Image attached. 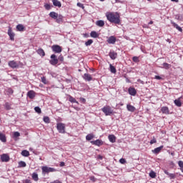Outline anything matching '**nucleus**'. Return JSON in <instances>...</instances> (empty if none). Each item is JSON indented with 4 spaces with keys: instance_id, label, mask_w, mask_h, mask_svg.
Listing matches in <instances>:
<instances>
[{
    "instance_id": "f257e3e1",
    "label": "nucleus",
    "mask_w": 183,
    "mask_h": 183,
    "mask_svg": "<svg viewBox=\"0 0 183 183\" xmlns=\"http://www.w3.org/2000/svg\"><path fill=\"white\" fill-rule=\"evenodd\" d=\"M106 16L108 21L112 24H116L117 25L121 24V19L118 12H116V14L109 13V14H107Z\"/></svg>"
},
{
    "instance_id": "f03ea898",
    "label": "nucleus",
    "mask_w": 183,
    "mask_h": 183,
    "mask_svg": "<svg viewBox=\"0 0 183 183\" xmlns=\"http://www.w3.org/2000/svg\"><path fill=\"white\" fill-rule=\"evenodd\" d=\"M102 112H104L106 117L112 115V114H114V110H112V109L109 106L104 107L103 108H102Z\"/></svg>"
},
{
    "instance_id": "7ed1b4c3",
    "label": "nucleus",
    "mask_w": 183,
    "mask_h": 183,
    "mask_svg": "<svg viewBox=\"0 0 183 183\" xmlns=\"http://www.w3.org/2000/svg\"><path fill=\"white\" fill-rule=\"evenodd\" d=\"M42 174H49V172H56V169L54 167H49L48 166H43L41 167Z\"/></svg>"
},
{
    "instance_id": "20e7f679",
    "label": "nucleus",
    "mask_w": 183,
    "mask_h": 183,
    "mask_svg": "<svg viewBox=\"0 0 183 183\" xmlns=\"http://www.w3.org/2000/svg\"><path fill=\"white\" fill-rule=\"evenodd\" d=\"M56 129L59 134H65V124L64 123H57Z\"/></svg>"
},
{
    "instance_id": "39448f33",
    "label": "nucleus",
    "mask_w": 183,
    "mask_h": 183,
    "mask_svg": "<svg viewBox=\"0 0 183 183\" xmlns=\"http://www.w3.org/2000/svg\"><path fill=\"white\" fill-rule=\"evenodd\" d=\"M51 49L55 54H61L62 52V48L59 45H53Z\"/></svg>"
},
{
    "instance_id": "423d86ee",
    "label": "nucleus",
    "mask_w": 183,
    "mask_h": 183,
    "mask_svg": "<svg viewBox=\"0 0 183 183\" xmlns=\"http://www.w3.org/2000/svg\"><path fill=\"white\" fill-rule=\"evenodd\" d=\"M50 58H51V60L49 61V63L51 64V65L58 64V58L56 57V55L51 54Z\"/></svg>"
},
{
    "instance_id": "0eeeda50",
    "label": "nucleus",
    "mask_w": 183,
    "mask_h": 183,
    "mask_svg": "<svg viewBox=\"0 0 183 183\" xmlns=\"http://www.w3.org/2000/svg\"><path fill=\"white\" fill-rule=\"evenodd\" d=\"M8 35H9L11 41H15V33H14V31H12V29L11 27L9 28Z\"/></svg>"
},
{
    "instance_id": "6e6552de",
    "label": "nucleus",
    "mask_w": 183,
    "mask_h": 183,
    "mask_svg": "<svg viewBox=\"0 0 183 183\" xmlns=\"http://www.w3.org/2000/svg\"><path fill=\"white\" fill-rule=\"evenodd\" d=\"M92 145H96L97 147H101V145H104V142L101 139H97L95 141L90 142Z\"/></svg>"
},
{
    "instance_id": "1a4fd4ad",
    "label": "nucleus",
    "mask_w": 183,
    "mask_h": 183,
    "mask_svg": "<svg viewBox=\"0 0 183 183\" xmlns=\"http://www.w3.org/2000/svg\"><path fill=\"white\" fill-rule=\"evenodd\" d=\"M109 56H110L111 59L114 61L116 58H118V53L115 52L114 51H110L109 53Z\"/></svg>"
},
{
    "instance_id": "9d476101",
    "label": "nucleus",
    "mask_w": 183,
    "mask_h": 183,
    "mask_svg": "<svg viewBox=\"0 0 183 183\" xmlns=\"http://www.w3.org/2000/svg\"><path fill=\"white\" fill-rule=\"evenodd\" d=\"M164 172L166 175L169 176V179H175V178H177V176L175 175V174L169 173L168 170L167 169H164Z\"/></svg>"
},
{
    "instance_id": "9b49d317",
    "label": "nucleus",
    "mask_w": 183,
    "mask_h": 183,
    "mask_svg": "<svg viewBox=\"0 0 183 183\" xmlns=\"http://www.w3.org/2000/svg\"><path fill=\"white\" fill-rule=\"evenodd\" d=\"M107 42L108 44H112V45H114V44L117 42V37L114 36H109L107 39Z\"/></svg>"
},
{
    "instance_id": "f8f14e48",
    "label": "nucleus",
    "mask_w": 183,
    "mask_h": 183,
    "mask_svg": "<svg viewBox=\"0 0 183 183\" xmlns=\"http://www.w3.org/2000/svg\"><path fill=\"white\" fill-rule=\"evenodd\" d=\"M1 159L2 162H8L9 161V155L3 154L1 155Z\"/></svg>"
},
{
    "instance_id": "ddd939ff",
    "label": "nucleus",
    "mask_w": 183,
    "mask_h": 183,
    "mask_svg": "<svg viewBox=\"0 0 183 183\" xmlns=\"http://www.w3.org/2000/svg\"><path fill=\"white\" fill-rule=\"evenodd\" d=\"M128 92L132 97H135L137 95V90L134 87H129L128 89Z\"/></svg>"
},
{
    "instance_id": "4468645a",
    "label": "nucleus",
    "mask_w": 183,
    "mask_h": 183,
    "mask_svg": "<svg viewBox=\"0 0 183 183\" xmlns=\"http://www.w3.org/2000/svg\"><path fill=\"white\" fill-rule=\"evenodd\" d=\"M36 93H35V92L34 90H30L27 92V97L30 99H34L35 98V95Z\"/></svg>"
},
{
    "instance_id": "2eb2a0df",
    "label": "nucleus",
    "mask_w": 183,
    "mask_h": 183,
    "mask_svg": "<svg viewBox=\"0 0 183 183\" xmlns=\"http://www.w3.org/2000/svg\"><path fill=\"white\" fill-rule=\"evenodd\" d=\"M162 148H164V146H160L159 147L155 148L154 150L152 151L153 154H155L156 155L159 154L161 151L162 150Z\"/></svg>"
},
{
    "instance_id": "dca6fc26",
    "label": "nucleus",
    "mask_w": 183,
    "mask_h": 183,
    "mask_svg": "<svg viewBox=\"0 0 183 183\" xmlns=\"http://www.w3.org/2000/svg\"><path fill=\"white\" fill-rule=\"evenodd\" d=\"M83 78H84V79L85 81H88L89 82L90 81H92V76L91 74H89L85 73V74H84V76H83Z\"/></svg>"
},
{
    "instance_id": "f3484780",
    "label": "nucleus",
    "mask_w": 183,
    "mask_h": 183,
    "mask_svg": "<svg viewBox=\"0 0 183 183\" xmlns=\"http://www.w3.org/2000/svg\"><path fill=\"white\" fill-rule=\"evenodd\" d=\"M56 22L57 24H62V22H64V16L62 15H58L57 18L56 19Z\"/></svg>"
},
{
    "instance_id": "a211bd4d",
    "label": "nucleus",
    "mask_w": 183,
    "mask_h": 183,
    "mask_svg": "<svg viewBox=\"0 0 183 183\" xmlns=\"http://www.w3.org/2000/svg\"><path fill=\"white\" fill-rule=\"evenodd\" d=\"M108 139H109V141H110V142H112V144L117 142V137L114 134H109L108 137Z\"/></svg>"
},
{
    "instance_id": "6ab92c4d",
    "label": "nucleus",
    "mask_w": 183,
    "mask_h": 183,
    "mask_svg": "<svg viewBox=\"0 0 183 183\" xmlns=\"http://www.w3.org/2000/svg\"><path fill=\"white\" fill-rule=\"evenodd\" d=\"M172 25L174 26V28H176L179 32H182V28L181 26H179L178 24L174 21H171Z\"/></svg>"
},
{
    "instance_id": "aec40b11",
    "label": "nucleus",
    "mask_w": 183,
    "mask_h": 183,
    "mask_svg": "<svg viewBox=\"0 0 183 183\" xmlns=\"http://www.w3.org/2000/svg\"><path fill=\"white\" fill-rule=\"evenodd\" d=\"M161 111L162 114H166V115H168L169 114V109L168 108V107H162Z\"/></svg>"
},
{
    "instance_id": "412c9836",
    "label": "nucleus",
    "mask_w": 183,
    "mask_h": 183,
    "mask_svg": "<svg viewBox=\"0 0 183 183\" xmlns=\"http://www.w3.org/2000/svg\"><path fill=\"white\" fill-rule=\"evenodd\" d=\"M9 66L11 68H16L18 66V64L16 63L15 61H9Z\"/></svg>"
},
{
    "instance_id": "4be33fe9",
    "label": "nucleus",
    "mask_w": 183,
    "mask_h": 183,
    "mask_svg": "<svg viewBox=\"0 0 183 183\" xmlns=\"http://www.w3.org/2000/svg\"><path fill=\"white\" fill-rule=\"evenodd\" d=\"M53 5L54 6H58V8H61L62 6V4H61V1L58 0H52Z\"/></svg>"
},
{
    "instance_id": "5701e85b",
    "label": "nucleus",
    "mask_w": 183,
    "mask_h": 183,
    "mask_svg": "<svg viewBox=\"0 0 183 183\" xmlns=\"http://www.w3.org/2000/svg\"><path fill=\"white\" fill-rule=\"evenodd\" d=\"M127 111H129V112H134L135 111V107L131 105V104H127Z\"/></svg>"
},
{
    "instance_id": "b1692460",
    "label": "nucleus",
    "mask_w": 183,
    "mask_h": 183,
    "mask_svg": "<svg viewBox=\"0 0 183 183\" xmlns=\"http://www.w3.org/2000/svg\"><path fill=\"white\" fill-rule=\"evenodd\" d=\"M16 29L17 31H19V32H24V31H25V27L24 26L23 24H18L16 26Z\"/></svg>"
},
{
    "instance_id": "393cba45",
    "label": "nucleus",
    "mask_w": 183,
    "mask_h": 183,
    "mask_svg": "<svg viewBox=\"0 0 183 183\" xmlns=\"http://www.w3.org/2000/svg\"><path fill=\"white\" fill-rule=\"evenodd\" d=\"M50 18H52L53 19H56L58 18V13L55 11H51L49 13Z\"/></svg>"
},
{
    "instance_id": "a878e982",
    "label": "nucleus",
    "mask_w": 183,
    "mask_h": 183,
    "mask_svg": "<svg viewBox=\"0 0 183 183\" xmlns=\"http://www.w3.org/2000/svg\"><path fill=\"white\" fill-rule=\"evenodd\" d=\"M69 102H71V104H79L78 101L71 95H69Z\"/></svg>"
},
{
    "instance_id": "bb28decb",
    "label": "nucleus",
    "mask_w": 183,
    "mask_h": 183,
    "mask_svg": "<svg viewBox=\"0 0 183 183\" xmlns=\"http://www.w3.org/2000/svg\"><path fill=\"white\" fill-rule=\"evenodd\" d=\"M0 141H1V142H6V136L2 132H0Z\"/></svg>"
},
{
    "instance_id": "cd10ccee",
    "label": "nucleus",
    "mask_w": 183,
    "mask_h": 183,
    "mask_svg": "<svg viewBox=\"0 0 183 183\" xmlns=\"http://www.w3.org/2000/svg\"><path fill=\"white\" fill-rule=\"evenodd\" d=\"M6 92L7 95L9 97L14 94V89H12V88L11 87H9L7 88V89H6Z\"/></svg>"
},
{
    "instance_id": "c85d7f7f",
    "label": "nucleus",
    "mask_w": 183,
    "mask_h": 183,
    "mask_svg": "<svg viewBox=\"0 0 183 183\" xmlns=\"http://www.w3.org/2000/svg\"><path fill=\"white\" fill-rule=\"evenodd\" d=\"M96 25H97V26L102 27L104 26V25H105V22L104 21V20H98L96 22Z\"/></svg>"
},
{
    "instance_id": "c756f323",
    "label": "nucleus",
    "mask_w": 183,
    "mask_h": 183,
    "mask_svg": "<svg viewBox=\"0 0 183 183\" xmlns=\"http://www.w3.org/2000/svg\"><path fill=\"white\" fill-rule=\"evenodd\" d=\"M90 36H91L92 38H98V36H99V34H98L97 31H92L90 33Z\"/></svg>"
},
{
    "instance_id": "7c9ffc66",
    "label": "nucleus",
    "mask_w": 183,
    "mask_h": 183,
    "mask_svg": "<svg viewBox=\"0 0 183 183\" xmlns=\"http://www.w3.org/2000/svg\"><path fill=\"white\" fill-rule=\"evenodd\" d=\"M94 134H89L86 136V141H91V139H94Z\"/></svg>"
},
{
    "instance_id": "2f4dec72",
    "label": "nucleus",
    "mask_w": 183,
    "mask_h": 183,
    "mask_svg": "<svg viewBox=\"0 0 183 183\" xmlns=\"http://www.w3.org/2000/svg\"><path fill=\"white\" fill-rule=\"evenodd\" d=\"M37 54L40 55V56H44L45 55V51L43 49H39L37 50Z\"/></svg>"
},
{
    "instance_id": "473e14b6",
    "label": "nucleus",
    "mask_w": 183,
    "mask_h": 183,
    "mask_svg": "<svg viewBox=\"0 0 183 183\" xmlns=\"http://www.w3.org/2000/svg\"><path fill=\"white\" fill-rule=\"evenodd\" d=\"M110 71L112 74H117V69L112 64H109Z\"/></svg>"
},
{
    "instance_id": "72a5a7b5",
    "label": "nucleus",
    "mask_w": 183,
    "mask_h": 183,
    "mask_svg": "<svg viewBox=\"0 0 183 183\" xmlns=\"http://www.w3.org/2000/svg\"><path fill=\"white\" fill-rule=\"evenodd\" d=\"M32 179H34V181H38L39 179V178L38 177V173L36 172H34L31 175Z\"/></svg>"
},
{
    "instance_id": "f704fd0d",
    "label": "nucleus",
    "mask_w": 183,
    "mask_h": 183,
    "mask_svg": "<svg viewBox=\"0 0 183 183\" xmlns=\"http://www.w3.org/2000/svg\"><path fill=\"white\" fill-rule=\"evenodd\" d=\"M174 104L176 107H182V103L181 102V100H179V99H175Z\"/></svg>"
},
{
    "instance_id": "c9c22d12",
    "label": "nucleus",
    "mask_w": 183,
    "mask_h": 183,
    "mask_svg": "<svg viewBox=\"0 0 183 183\" xmlns=\"http://www.w3.org/2000/svg\"><path fill=\"white\" fill-rule=\"evenodd\" d=\"M21 154L22 157H29V152L28 150H23Z\"/></svg>"
},
{
    "instance_id": "e433bc0d",
    "label": "nucleus",
    "mask_w": 183,
    "mask_h": 183,
    "mask_svg": "<svg viewBox=\"0 0 183 183\" xmlns=\"http://www.w3.org/2000/svg\"><path fill=\"white\" fill-rule=\"evenodd\" d=\"M162 66L164 68V69H169V68H171V64L168 63H163Z\"/></svg>"
},
{
    "instance_id": "4c0bfd02",
    "label": "nucleus",
    "mask_w": 183,
    "mask_h": 183,
    "mask_svg": "<svg viewBox=\"0 0 183 183\" xmlns=\"http://www.w3.org/2000/svg\"><path fill=\"white\" fill-rule=\"evenodd\" d=\"M150 178H156L157 177V173L154 171H151L150 173L149 174Z\"/></svg>"
},
{
    "instance_id": "58836bf2",
    "label": "nucleus",
    "mask_w": 183,
    "mask_h": 183,
    "mask_svg": "<svg viewBox=\"0 0 183 183\" xmlns=\"http://www.w3.org/2000/svg\"><path fill=\"white\" fill-rule=\"evenodd\" d=\"M93 43H94V40L89 39L87 41L85 42V45H86V46H89L92 45Z\"/></svg>"
},
{
    "instance_id": "ea45409f",
    "label": "nucleus",
    "mask_w": 183,
    "mask_h": 183,
    "mask_svg": "<svg viewBox=\"0 0 183 183\" xmlns=\"http://www.w3.org/2000/svg\"><path fill=\"white\" fill-rule=\"evenodd\" d=\"M19 165L22 168H25V167H26V163L24 161H21L19 162Z\"/></svg>"
},
{
    "instance_id": "a19ab883",
    "label": "nucleus",
    "mask_w": 183,
    "mask_h": 183,
    "mask_svg": "<svg viewBox=\"0 0 183 183\" xmlns=\"http://www.w3.org/2000/svg\"><path fill=\"white\" fill-rule=\"evenodd\" d=\"M4 107L6 111H9V109H11V104H9V102H6Z\"/></svg>"
},
{
    "instance_id": "79ce46f5",
    "label": "nucleus",
    "mask_w": 183,
    "mask_h": 183,
    "mask_svg": "<svg viewBox=\"0 0 183 183\" xmlns=\"http://www.w3.org/2000/svg\"><path fill=\"white\" fill-rule=\"evenodd\" d=\"M34 111L37 113V114H41L42 111L41 110V107H34Z\"/></svg>"
},
{
    "instance_id": "37998d69",
    "label": "nucleus",
    "mask_w": 183,
    "mask_h": 183,
    "mask_svg": "<svg viewBox=\"0 0 183 183\" xmlns=\"http://www.w3.org/2000/svg\"><path fill=\"white\" fill-rule=\"evenodd\" d=\"M44 122H45L46 124H49L50 120H49V117H44L43 118Z\"/></svg>"
},
{
    "instance_id": "c03bdc74",
    "label": "nucleus",
    "mask_w": 183,
    "mask_h": 183,
    "mask_svg": "<svg viewBox=\"0 0 183 183\" xmlns=\"http://www.w3.org/2000/svg\"><path fill=\"white\" fill-rule=\"evenodd\" d=\"M175 19H177V21H182V15L177 14L175 16Z\"/></svg>"
},
{
    "instance_id": "a18cd8bd",
    "label": "nucleus",
    "mask_w": 183,
    "mask_h": 183,
    "mask_svg": "<svg viewBox=\"0 0 183 183\" xmlns=\"http://www.w3.org/2000/svg\"><path fill=\"white\" fill-rule=\"evenodd\" d=\"M13 137L14 138H18V137H21V133L19 132H14Z\"/></svg>"
},
{
    "instance_id": "49530a36",
    "label": "nucleus",
    "mask_w": 183,
    "mask_h": 183,
    "mask_svg": "<svg viewBox=\"0 0 183 183\" xmlns=\"http://www.w3.org/2000/svg\"><path fill=\"white\" fill-rule=\"evenodd\" d=\"M132 61H133V62L138 63V62H139V59L138 58V56H133Z\"/></svg>"
},
{
    "instance_id": "de8ad7c7",
    "label": "nucleus",
    "mask_w": 183,
    "mask_h": 183,
    "mask_svg": "<svg viewBox=\"0 0 183 183\" xmlns=\"http://www.w3.org/2000/svg\"><path fill=\"white\" fill-rule=\"evenodd\" d=\"M41 82L44 84H47V81H46V78L45 76H42L41 78Z\"/></svg>"
},
{
    "instance_id": "09e8293b",
    "label": "nucleus",
    "mask_w": 183,
    "mask_h": 183,
    "mask_svg": "<svg viewBox=\"0 0 183 183\" xmlns=\"http://www.w3.org/2000/svg\"><path fill=\"white\" fill-rule=\"evenodd\" d=\"M77 6H79V8H81V9H85V6L82 3H77Z\"/></svg>"
},
{
    "instance_id": "8fccbe9b",
    "label": "nucleus",
    "mask_w": 183,
    "mask_h": 183,
    "mask_svg": "<svg viewBox=\"0 0 183 183\" xmlns=\"http://www.w3.org/2000/svg\"><path fill=\"white\" fill-rule=\"evenodd\" d=\"M152 144H157V139H155V137L150 141V144L152 145Z\"/></svg>"
},
{
    "instance_id": "3c124183",
    "label": "nucleus",
    "mask_w": 183,
    "mask_h": 183,
    "mask_svg": "<svg viewBox=\"0 0 183 183\" xmlns=\"http://www.w3.org/2000/svg\"><path fill=\"white\" fill-rule=\"evenodd\" d=\"M178 165L179 167H180V169H182L183 168V162L182 161H179L178 162Z\"/></svg>"
},
{
    "instance_id": "603ef678",
    "label": "nucleus",
    "mask_w": 183,
    "mask_h": 183,
    "mask_svg": "<svg viewBox=\"0 0 183 183\" xmlns=\"http://www.w3.org/2000/svg\"><path fill=\"white\" fill-rule=\"evenodd\" d=\"M44 7L45 9L47 10V11H49V9H51V5L46 4L44 5Z\"/></svg>"
},
{
    "instance_id": "864d4df0",
    "label": "nucleus",
    "mask_w": 183,
    "mask_h": 183,
    "mask_svg": "<svg viewBox=\"0 0 183 183\" xmlns=\"http://www.w3.org/2000/svg\"><path fill=\"white\" fill-rule=\"evenodd\" d=\"M119 162L120 164H125L127 162V160H125V159L122 158L119 159Z\"/></svg>"
},
{
    "instance_id": "5fc2aeb1",
    "label": "nucleus",
    "mask_w": 183,
    "mask_h": 183,
    "mask_svg": "<svg viewBox=\"0 0 183 183\" xmlns=\"http://www.w3.org/2000/svg\"><path fill=\"white\" fill-rule=\"evenodd\" d=\"M57 59L61 61V62H64V56L62 55H60Z\"/></svg>"
},
{
    "instance_id": "6e6d98bb",
    "label": "nucleus",
    "mask_w": 183,
    "mask_h": 183,
    "mask_svg": "<svg viewBox=\"0 0 183 183\" xmlns=\"http://www.w3.org/2000/svg\"><path fill=\"white\" fill-rule=\"evenodd\" d=\"M80 101L82 102V104H85L86 102V99L84 97H80Z\"/></svg>"
},
{
    "instance_id": "4d7b16f0",
    "label": "nucleus",
    "mask_w": 183,
    "mask_h": 183,
    "mask_svg": "<svg viewBox=\"0 0 183 183\" xmlns=\"http://www.w3.org/2000/svg\"><path fill=\"white\" fill-rule=\"evenodd\" d=\"M154 79L161 80V79H162V77L156 75V76H154Z\"/></svg>"
},
{
    "instance_id": "13d9d810",
    "label": "nucleus",
    "mask_w": 183,
    "mask_h": 183,
    "mask_svg": "<svg viewBox=\"0 0 183 183\" xmlns=\"http://www.w3.org/2000/svg\"><path fill=\"white\" fill-rule=\"evenodd\" d=\"M137 82H139L140 84H142V85H144V84H145V82L140 79H137Z\"/></svg>"
},
{
    "instance_id": "bf43d9fd",
    "label": "nucleus",
    "mask_w": 183,
    "mask_h": 183,
    "mask_svg": "<svg viewBox=\"0 0 183 183\" xmlns=\"http://www.w3.org/2000/svg\"><path fill=\"white\" fill-rule=\"evenodd\" d=\"M60 167H65V162H60Z\"/></svg>"
},
{
    "instance_id": "052dcab7",
    "label": "nucleus",
    "mask_w": 183,
    "mask_h": 183,
    "mask_svg": "<svg viewBox=\"0 0 183 183\" xmlns=\"http://www.w3.org/2000/svg\"><path fill=\"white\" fill-rule=\"evenodd\" d=\"M167 42H169V44H171V39H167Z\"/></svg>"
},
{
    "instance_id": "680f3d73",
    "label": "nucleus",
    "mask_w": 183,
    "mask_h": 183,
    "mask_svg": "<svg viewBox=\"0 0 183 183\" xmlns=\"http://www.w3.org/2000/svg\"><path fill=\"white\" fill-rule=\"evenodd\" d=\"M152 24H154V21H150L149 22V25H152Z\"/></svg>"
},
{
    "instance_id": "e2e57ef3",
    "label": "nucleus",
    "mask_w": 183,
    "mask_h": 183,
    "mask_svg": "<svg viewBox=\"0 0 183 183\" xmlns=\"http://www.w3.org/2000/svg\"><path fill=\"white\" fill-rule=\"evenodd\" d=\"M99 159H102V156L99 155Z\"/></svg>"
},
{
    "instance_id": "0e129e2a",
    "label": "nucleus",
    "mask_w": 183,
    "mask_h": 183,
    "mask_svg": "<svg viewBox=\"0 0 183 183\" xmlns=\"http://www.w3.org/2000/svg\"><path fill=\"white\" fill-rule=\"evenodd\" d=\"M172 2H178V0H171Z\"/></svg>"
},
{
    "instance_id": "69168bd1",
    "label": "nucleus",
    "mask_w": 183,
    "mask_h": 183,
    "mask_svg": "<svg viewBox=\"0 0 183 183\" xmlns=\"http://www.w3.org/2000/svg\"><path fill=\"white\" fill-rule=\"evenodd\" d=\"M100 1H102V2H104V1H105V0H100Z\"/></svg>"
},
{
    "instance_id": "338daca9",
    "label": "nucleus",
    "mask_w": 183,
    "mask_h": 183,
    "mask_svg": "<svg viewBox=\"0 0 183 183\" xmlns=\"http://www.w3.org/2000/svg\"><path fill=\"white\" fill-rule=\"evenodd\" d=\"M79 71H81V69H79Z\"/></svg>"
},
{
    "instance_id": "774afa93",
    "label": "nucleus",
    "mask_w": 183,
    "mask_h": 183,
    "mask_svg": "<svg viewBox=\"0 0 183 183\" xmlns=\"http://www.w3.org/2000/svg\"><path fill=\"white\" fill-rule=\"evenodd\" d=\"M147 1H151V0H147Z\"/></svg>"
}]
</instances>
